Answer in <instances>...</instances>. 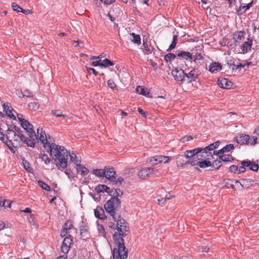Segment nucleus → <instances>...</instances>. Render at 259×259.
I'll use <instances>...</instances> for the list:
<instances>
[{
	"mask_svg": "<svg viewBox=\"0 0 259 259\" xmlns=\"http://www.w3.org/2000/svg\"><path fill=\"white\" fill-rule=\"evenodd\" d=\"M171 159L170 156H165L159 155L153 157L149 161L150 163H153V161H155L156 163H165L169 162Z\"/></svg>",
	"mask_w": 259,
	"mask_h": 259,
	"instance_id": "obj_16",
	"label": "nucleus"
},
{
	"mask_svg": "<svg viewBox=\"0 0 259 259\" xmlns=\"http://www.w3.org/2000/svg\"><path fill=\"white\" fill-rule=\"evenodd\" d=\"M65 173L68 176L69 179L73 178L74 177V174L69 168H66Z\"/></svg>",
	"mask_w": 259,
	"mask_h": 259,
	"instance_id": "obj_57",
	"label": "nucleus"
},
{
	"mask_svg": "<svg viewBox=\"0 0 259 259\" xmlns=\"http://www.w3.org/2000/svg\"><path fill=\"white\" fill-rule=\"evenodd\" d=\"M243 9H245V5H244V4H242L239 7V9L237 11V14L238 15H242L246 11V10H245L243 11H242L241 10Z\"/></svg>",
	"mask_w": 259,
	"mask_h": 259,
	"instance_id": "obj_61",
	"label": "nucleus"
},
{
	"mask_svg": "<svg viewBox=\"0 0 259 259\" xmlns=\"http://www.w3.org/2000/svg\"><path fill=\"white\" fill-rule=\"evenodd\" d=\"M73 227L74 226L73 225L72 221L70 220H67L62 227L64 230H67L68 231Z\"/></svg>",
	"mask_w": 259,
	"mask_h": 259,
	"instance_id": "obj_41",
	"label": "nucleus"
},
{
	"mask_svg": "<svg viewBox=\"0 0 259 259\" xmlns=\"http://www.w3.org/2000/svg\"><path fill=\"white\" fill-rule=\"evenodd\" d=\"M92 174L98 177H105V167L104 169H95L92 170Z\"/></svg>",
	"mask_w": 259,
	"mask_h": 259,
	"instance_id": "obj_35",
	"label": "nucleus"
},
{
	"mask_svg": "<svg viewBox=\"0 0 259 259\" xmlns=\"http://www.w3.org/2000/svg\"><path fill=\"white\" fill-rule=\"evenodd\" d=\"M176 53L178 57H181L183 59L186 60L193 59L192 54L188 52L177 50Z\"/></svg>",
	"mask_w": 259,
	"mask_h": 259,
	"instance_id": "obj_23",
	"label": "nucleus"
},
{
	"mask_svg": "<svg viewBox=\"0 0 259 259\" xmlns=\"http://www.w3.org/2000/svg\"><path fill=\"white\" fill-rule=\"evenodd\" d=\"M117 232H115L113 238L117 247L125 249L123 237L126 236L130 232L129 226H118L116 227Z\"/></svg>",
	"mask_w": 259,
	"mask_h": 259,
	"instance_id": "obj_2",
	"label": "nucleus"
},
{
	"mask_svg": "<svg viewBox=\"0 0 259 259\" xmlns=\"http://www.w3.org/2000/svg\"><path fill=\"white\" fill-rule=\"evenodd\" d=\"M89 195L93 198V199L96 202H99L101 200V195L99 193L95 194L92 192L89 193Z\"/></svg>",
	"mask_w": 259,
	"mask_h": 259,
	"instance_id": "obj_47",
	"label": "nucleus"
},
{
	"mask_svg": "<svg viewBox=\"0 0 259 259\" xmlns=\"http://www.w3.org/2000/svg\"><path fill=\"white\" fill-rule=\"evenodd\" d=\"M193 56V59L194 61L196 60H201L202 59L203 57L201 54L199 53H196L194 56Z\"/></svg>",
	"mask_w": 259,
	"mask_h": 259,
	"instance_id": "obj_60",
	"label": "nucleus"
},
{
	"mask_svg": "<svg viewBox=\"0 0 259 259\" xmlns=\"http://www.w3.org/2000/svg\"><path fill=\"white\" fill-rule=\"evenodd\" d=\"M107 84L108 87L112 89H114L116 87V85L113 79H109L107 82Z\"/></svg>",
	"mask_w": 259,
	"mask_h": 259,
	"instance_id": "obj_59",
	"label": "nucleus"
},
{
	"mask_svg": "<svg viewBox=\"0 0 259 259\" xmlns=\"http://www.w3.org/2000/svg\"><path fill=\"white\" fill-rule=\"evenodd\" d=\"M73 244V238L70 235L67 236L64 239L61 245V251L64 253H67Z\"/></svg>",
	"mask_w": 259,
	"mask_h": 259,
	"instance_id": "obj_7",
	"label": "nucleus"
},
{
	"mask_svg": "<svg viewBox=\"0 0 259 259\" xmlns=\"http://www.w3.org/2000/svg\"><path fill=\"white\" fill-rule=\"evenodd\" d=\"M11 7L13 10L15 11H16L17 12H20V10H22L21 7L15 3H12L11 4Z\"/></svg>",
	"mask_w": 259,
	"mask_h": 259,
	"instance_id": "obj_51",
	"label": "nucleus"
},
{
	"mask_svg": "<svg viewBox=\"0 0 259 259\" xmlns=\"http://www.w3.org/2000/svg\"><path fill=\"white\" fill-rule=\"evenodd\" d=\"M202 148V151L198 155V158L201 159H212L213 158L212 153L209 150H206L205 147Z\"/></svg>",
	"mask_w": 259,
	"mask_h": 259,
	"instance_id": "obj_14",
	"label": "nucleus"
},
{
	"mask_svg": "<svg viewBox=\"0 0 259 259\" xmlns=\"http://www.w3.org/2000/svg\"><path fill=\"white\" fill-rule=\"evenodd\" d=\"M113 220L116 222V225L118 226H128V224L122 218H121V214H119V217L118 215L112 217Z\"/></svg>",
	"mask_w": 259,
	"mask_h": 259,
	"instance_id": "obj_26",
	"label": "nucleus"
},
{
	"mask_svg": "<svg viewBox=\"0 0 259 259\" xmlns=\"http://www.w3.org/2000/svg\"><path fill=\"white\" fill-rule=\"evenodd\" d=\"M222 69V64L219 62H213L209 66L208 70L213 73H217Z\"/></svg>",
	"mask_w": 259,
	"mask_h": 259,
	"instance_id": "obj_22",
	"label": "nucleus"
},
{
	"mask_svg": "<svg viewBox=\"0 0 259 259\" xmlns=\"http://www.w3.org/2000/svg\"><path fill=\"white\" fill-rule=\"evenodd\" d=\"M227 64L229 67V68H231L232 66H233L234 67L235 64V60L234 58L233 57H231L230 59H229L227 60Z\"/></svg>",
	"mask_w": 259,
	"mask_h": 259,
	"instance_id": "obj_58",
	"label": "nucleus"
},
{
	"mask_svg": "<svg viewBox=\"0 0 259 259\" xmlns=\"http://www.w3.org/2000/svg\"><path fill=\"white\" fill-rule=\"evenodd\" d=\"M252 46V40L251 39L248 38L247 40L241 44L240 46L241 52L239 53L245 54L251 50Z\"/></svg>",
	"mask_w": 259,
	"mask_h": 259,
	"instance_id": "obj_11",
	"label": "nucleus"
},
{
	"mask_svg": "<svg viewBox=\"0 0 259 259\" xmlns=\"http://www.w3.org/2000/svg\"><path fill=\"white\" fill-rule=\"evenodd\" d=\"M28 106L30 109L33 110H36L38 108V105L36 104V103L34 102H31L29 103Z\"/></svg>",
	"mask_w": 259,
	"mask_h": 259,
	"instance_id": "obj_64",
	"label": "nucleus"
},
{
	"mask_svg": "<svg viewBox=\"0 0 259 259\" xmlns=\"http://www.w3.org/2000/svg\"><path fill=\"white\" fill-rule=\"evenodd\" d=\"M51 113L56 117H63L65 118L66 115L62 114V112L60 110H52Z\"/></svg>",
	"mask_w": 259,
	"mask_h": 259,
	"instance_id": "obj_46",
	"label": "nucleus"
},
{
	"mask_svg": "<svg viewBox=\"0 0 259 259\" xmlns=\"http://www.w3.org/2000/svg\"><path fill=\"white\" fill-rule=\"evenodd\" d=\"M42 156H41V159L42 160L44 161L45 163L46 164H48L51 162V159L48 157V155L46 154H41Z\"/></svg>",
	"mask_w": 259,
	"mask_h": 259,
	"instance_id": "obj_53",
	"label": "nucleus"
},
{
	"mask_svg": "<svg viewBox=\"0 0 259 259\" xmlns=\"http://www.w3.org/2000/svg\"><path fill=\"white\" fill-rule=\"evenodd\" d=\"M48 150L55 164L58 168H65L68 165V158L69 152L63 146L53 143L52 146H49Z\"/></svg>",
	"mask_w": 259,
	"mask_h": 259,
	"instance_id": "obj_1",
	"label": "nucleus"
},
{
	"mask_svg": "<svg viewBox=\"0 0 259 259\" xmlns=\"http://www.w3.org/2000/svg\"><path fill=\"white\" fill-rule=\"evenodd\" d=\"M95 190L98 193L106 192L108 193L110 190V188L107 185L100 184L98 185L96 188Z\"/></svg>",
	"mask_w": 259,
	"mask_h": 259,
	"instance_id": "obj_29",
	"label": "nucleus"
},
{
	"mask_svg": "<svg viewBox=\"0 0 259 259\" xmlns=\"http://www.w3.org/2000/svg\"><path fill=\"white\" fill-rule=\"evenodd\" d=\"M123 181V178H122L121 177H118L117 179L115 178V179L113 181H111V182H112L113 184H117L118 183H119V185H121Z\"/></svg>",
	"mask_w": 259,
	"mask_h": 259,
	"instance_id": "obj_55",
	"label": "nucleus"
},
{
	"mask_svg": "<svg viewBox=\"0 0 259 259\" xmlns=\"http://www.w3.org/2000/svg\"><path fill=\"white\" fill-rule=\"evenodd\" d=\"M0 140L6 145H9V143L6 137V134H5L3 132H0Z\"/></svg>",
	"mask_w": 259,
	"mask_h": 259,
	"instance_id": "obj_48",
	"label": "nucleus"
},
{
	"mask_svg": "<svg viewBox=\"0 0 259 259\" xmlns=\"http://www.w3.org/2000/svg\"><path fill=\"white\" fill-rule=\"evenodd\" d=\"M200 159L198 158L196 160H188L186 162V163L190 164L192 166L198 165V160Z\"/></svg>",
	"mask_w": 259,
	"mask_h": 259,
	"instance_id": "obj_56",
	"label": "nucleus"
},
{
	"mask_svg": "<svg viewBox=\"0 0 259 259\" xmlns=\"http://www.w3.org/2000/svg\"><path fill=\"white\" fill-rule=\"evenodd\" d=\"M10 127L15 130V133L16 134L17 137L19 138L20 141H18L19 142L20 141L23 142L24 141L26 140V137L23 135L22 132L23 131L21 130L20 128L17 127L16 125L12 124L10 125Z\"/></svg>",
	"mask_w": 259,
	"mask_h": 259,
	"instance_id": "obj_20",
	"label": "nucleus"
},
{
	"mask_svg": "<svg viewBox=\"0 0 259 259\" xmlns=\"http://www.w3.org/2000/svg\"><path fill=\"white\" fill-rule=\"evenodd\" d=\"M245 34V33L244 31H236L233 34V42L235 44V46H237L238 44H240L242 39L244 38Z\"/></svg>",
	"mask_w": 259,
	"mask_h": 259,
	"instance_id": "obj_17",
	"label": "nucleus"
},
{
	"mask_svg": "<svg viewBox=\"0 0 259 259\" xmlns=\"http://www.w3.org/2000/svg\"><path fill=\"white\" fill-rule=\"evenodd\" d=\"M241 181V188H249L252 186L253 184L254 181L251 179H243Z\"/></svg>",
	"mask_w": 259,
	"mask_h": 259,
	"instance_id": "obj_30",
	"label": "nucleus"
},
{
	"mask_svg": "<svg viewBox=\"0 0 259 259\" xmlns=\"http://www.w3.org/2000/svg\"><path fill=\"white\" fill-rule=\"evenodd\" d=\"M80 235L82 236L84 233L88 232L89 227L87 224L83 221H81L79 224Z\"/></svg>",
	"mask_w": 259,
	"mask_h": 259,
	"instance_id": "obj_31",
	"label": "nucleus"
},
{
	"mask_svg": "<svg viewBox=\"0 0 259 259\" xmlns=\"http://www.w3.org/2000/svg\"><path fill=\"white\" fill-rule=\"evenodd\" d=\"M95 216L99 219L105 220L107 219L106 215L105 214L104 209L101 206H98L94 209Z\"/></svg>",
	"mask_w": 259,
	"mask_h": 259,
	"instance_id": "obj_21",
	"label": "nucleus"
},
{
	"mask_svg": "<svg viewBox=\"0 0 259 259\" xmlns=\"http://www.w3.org/2000/svg\"><path fill=\"white\" fill-rule=\"evenodd\" d=\"M109 12L117 17L122 13V11L121 10V6L119 5L116 4L113 5L111 7Z\"/></svg>",
	"mask_w": 259,
	"mask_h": 259,
	"instance_id": "obj_24",
	"label": "nucleus"
},
{
	"mask_svg": "<svg viewBox=\"0 0 259 259\" xmlns=\"http://www.w3.org/2000/svg\"><path fill=\"white\" fill-rule=\"evenodd\" d=\"M76 169L77 172L78 173L80 172L82 176H85L89 172V169L81 164H76Z\"/></svg>",
	"mask_w": 259,
	"mask_h": 259,
	"instance_id": "obj_27",
	"label": "nucleus"
},
{
	"mask_svg": "<svg viewBox=\"0 0 259 259\" xmlns=\"http://www.w3.org/2000/svg\"><path fill=\"white\" fill-rule=\"evenodd\" d=\"M21 93L22 95V97L24 96L27 97H32L33 96V93L28 90H25L24 93L22 91Z\"/></svg>",
	"mask_w": 259,
	"mask_h": 259,
	"instance_id": "obj_52",
	"label": "nucleus"
},
{
	"mask_svg": "<svg viewBox=\"0 0 259 259\" xmlns=\"http://www.w3.org/2000/svg\"><path fill=\"white\" fill-rule=\"evenodd\" d=\"M70 158V160L75 163L76 165V164H78L77 163L78 162H81L80 160H78L77 156L74 153H71V154L69 153V155Z\"/></svg>",
	"mask_w": 259,
	"mask_h": 259,
	"instance_id": "obj_45",
	"label": "nucleus"
},
{
	"mask_svg": "<svg viewBox=\"0 0 259 259\" xmlns=\"http://www.w3.org/2000/svg\"><path fill=\"white\" fill-rule=\"evenodd\" d=\"M114 65V63L107 58H105L102 61V67H107L110 66H113Z\"/></svg>",
	"mask_w": 259,
	"mask_h": 259,
	"instance_id": "obj_43",
	"label": "nucleus"
},
{
	"mask_svg": "<svg viewBox=\"0 0 259 259\" xmlns=\"http://www.w3.org/2000/svg\"><path fill=\"white\" fill-rule=\"evenodd\" d=\"M176 56H177V54L169 53L164 56V59L165 61L168 63L174 60L176 58Z\"/></svg>",
	"mask_w": 259,
	"mask_h": 259,
	"instance_id": "obj_40",
	"label": "nucleus"
},
{
	"mask_svg": "<svg viewBox=\"0 0 259 259\" xmlns=\"http://www.w3.org/2000/svg\"><path fill=\"white\" fill-rule=\"evenodd\" d=\"M224 184L227 186H230L232 189H235V183H238V181L234 179H225L224 180Z\"/></svg>",
	"mask_w": 259,
	"mask_h": 259,
	"instance_id": "obj_36",
	"label": "nucleus"
},
{
	"mask_svg": "<svg viewBox=\"0 0 259 259\" xmlns=\"http://www.w3.org/2000/svg\"><path fill=\"white\" fill-rule=\"evenodd\" d=\"M224 152H228L230 151L231 150L234 149V146L233 144H230L228 145H226L225 147H224L223 148Z\"/></svg>",
	"mask_w": 259,
	"mask_h": 259,
	"instance_id": "obj_50",
	"label": "nucleus"
},
{
	"mask_svg": "<svg viewBox=\"0 0 259 259\" xmlns=\"http://www.w3.org/2000/svg\"><path fill=\"white\" fill-rule=\"evenodd\" d=\"M18 119L22 127H24L25 126H27V125L30 124V123L28 122V121L23 119L22 117H18Z\"/></svg>",
	"mask_w": 259,
	"mask_h": 259,
	"instance_id": "obj_49",
	"label": "nucleus"
},
{
	"mask_svg": "<svg viewBox=\"0 0 259 259\" xmlns=\"http://www.w3.org/2000/svg\"><path fill=\"white\" fill-rule=\"evenodd\" d=\"M171 74L176 81H183L185 80V72L183 69L176 68L171 71Z\"/></svg>",
	"mask_w": 259,
	"mask_h": 259,
	"instance_id": "obj_9",
	"label": "nucleus"
},
{
	"mask_svg": "<svg viewBox=\"0 0 259 259\" xmlns=\"http://www.w3.org/2000/svg\"><path fill=\"white\" fill-rule=\"evenodd\" d=\"M104 206L106 211L111 217L118 215L119 217L121 201L119 198L111 197L106 202Z\"/></svg>",
	"mask_w": 259,
	"mask_h": 259,
	"instance_id": "obj_3",
	"label": "nucleus"
},
{
	"mask_svg": "<svg viewBox=\"0 0 259 259\" xmlns=\"http://www.w3.org/2000/svg\"><path fill=\"white\" fill-rule=\"evenodd\" d=\"M211 162L209 159H201L198 160V166L199 168H205L211 166Z\"/></svg>",
	"mask_w": 259,
	"mask_h": 259,
	"instance_id": "obj_28",
	"label": "nucleus"
},
{
	"mask_svg": "<svg viewBox=\"0 0 259 259\" xmlns=\"http://www.w3.org/2000/svg\"><path fill=\"white\" fill-rule=\"evenodd\" d=\"M148 90L147 89L145 90L144 87L141 85H138L136 89L137 93L144 96L148 95L150 94V92L148 91Z\"/></svg>",
	"mask_w": 259,
	"mask_h": 259,
	"instance_id": "obj_32",
	"label": "nucleus"
},
{
	"mask_svg": "<svg viewBox=\"0 0 259 259\" xmlns=\"http://www.w3.org/2000/svg\"><path fill=\"white\" fill-rule=\"evenodd\" d=\"M38 184L39 187H40L43 190H45L47 191H51V187L46 183L42 181H38Z\"/></svg>",
	"mask_w": 259,
	"mask_h": 259,
	"instance_id": "obj_42",
	"label": "nucleus"
},
{
	"mask_svg": "<svg viewBox=\"0 0 259 259\" xmlns=\"http://www.w3.org/2000/svg\"><path fill=\"white\" fill-rule=\"evenodd\" d=\"M201 151V147L196 148L193 150H187L185 152L184 156L187 159H190L195 155L198 156Z\"/></svg>",
	"mask_w": 259,
	"mask_h": 259,
	"instance_id": "obj_18",
	"label": "nucleus"
},
{
	"mask_svg": "<svg viewBox=\"0 0 259 259\" xmlns=\"http://www.w3.org/2000/svg\"><path fill=\"white\" fill-rule=\"evenodd\" d=\"M17 137L15 132L13 130L10 129L9 128H8L7 131L6 132V137L7 140L9 141V145H7V147L10 150V151L13 153H15V142H18V139L16 138L14 139V142H12V139L13 137Z\"/></svg>",
	"mask_w": 259,
	"mask_h": 259,
	"instance_id": "obj_5",
	"label": "nucleus"
},
{
	"mask_svg": "<svg viewBox=\"0 0 259 259\" xmlns=\"http://www.w3.org/2000/svg\"><path fill=\"white\" fill-rule=\"evenodd\" d=\"M11 202L10 200H4V201H3L2 205L5 208L10 207H11Z\"/></svg>",
	"mask_w": 259,
	"mask_h": 259,
	"instance_id": "obj_63",
	"label": "nucleus"
},
{
	"mask_svg": "<svg viewBox=\"0 0 259 259\" xmlns=\"http://www.w3.org/2000/svg\"><path fill=\"white\" fill-rule=\"evenodd\" d=\"M130 35L131 36H132L133 37V39L132 40L134 43H135L138 45H140L141 44V36L140 35L136 34L134 32L131 33Z\"/></svg>",
	"mask_w": 259,
	"mask_h": 259,
	"instance_id": "obj_38",
	"label": "nucleus"
},
{
	"mask_svg": "<svg viewBox=\"0 0 259 259\" xmlns=\"http://www.w3.org/2000/svg\"><path fill=\"white\" fill-rule=\"evenodd\" d=\"M37 135L38 136V134H39V136H38V139L42 144H45L46 143H48L46 132L42 131V128H37Z\"/></svg>",
	"mask_w": 259,
	"mask_h": 259,
	"instance_id": "obj_25",
	"label": "nucleus"
},
{
	"mask_svg": "<svg viewBox=\"0 0 259 259\" xmlns=\"http://www.w3.org/2000/svg\"><path fill=\"white\" fill-rule=\"evenodd\" d=\"M221 142L219 141H217L212 144H209L208 146L205 147L206 150H209L210 151H214L215 149H217L220 146Z\"/></svg>",
	"mask_w": 259,
	"mask_h": 259,
	"instance_id": "obj_33",
	"label": "nucleus"
},
{
	"mask_svg": "<svg viewBox=\"0 0 259 259\" xmlns=\"http://www.w3.org/2000/svg\"><path fill=\"white\" fill-rule=\"evenodd\" d=\"M105 177L109 181L115 179L116 172L114 167L105 166Z\"/></svg>",
	"mask_w": 259,
	"mask_h": 259,
	"instance_id": "obj_12",
	"label": "nucleus"
},
{
	"mask_svg": "<svg viewBox=\"0 0 259 259\" xmlns=\"http://www.w3.org/2000/svg\"><path fill=\"white\" fill-rule=\"evenodd\" d=\"M224 156H225L223 159L224 162L232 161L234 160V157L231 155L225 154Z\"/></svg>",
	"mask_w": 259,
	"mask_h": 259,
	"instance_id": "obj_54",
	"label": "nucleus"
},
{
	"mask_svg": "<svg viewBox=\"0 0 259 259\" xmlns=\"http://www.w3.org/2000/svg\"><path fill=\"white\" fill-rule=\"evenodd\" d=\"M200 74L201 73L198 68H194L189 73H185V77H186L187 79H185V80H187L188 82L196 81Z\"/></svg>",
	"mask_w": 259,
	"mask_h": 259,
	"instance_id": "obj_8",
	"label": "nucleus"
},
{
	"mask_svg": "<svg viewBox=\"0 0 259 259\" xmlns=\"http://www.w3.org/2000/svg\"><path fill=\"white\" fill-rule=\"evenodd\" d=\"M230 171L232 172L236 173L238 170V167L236 165H232L229 167Z\"/></svg>",
	"mask_w": 259,
	"mask_h": 259,
	"instance_id": "obj_62",
	"label": "nucleus"
},
{
	"mask_svg": "<svg viewBox=\"0 0 259 259\" xmlns=\"http://www.w3.org/2000/svg\"><path fill=\"white\" fill-rule=\"evenodd\" d=\"M27 126L23 127L28 133V136L29 139L26 137V140L24 141V143L26 144L27 146L30 147H34L36 143H38V135H37L34 131L32 124L30 123L29 125H27Z\"/></svg>",
	"mask_w": 259,
	"mask_h": 259,
	"instance_id": "obj_4",
	"label": "nucleus"
},
{
	"mask_svg": "<svg viewBox=\"0 0 259 259\" xmlns=\"http://www.w3.org/2000/svg\"><path fill=\"white\" fill-rule=\"evenodd\" d=\"M178 35H173L172 42H171V44L170 45V46H169V48L167 50V51H168V52L170 51L171 50H172V49H174L176 48L177 44V41H178Z\"/></svg>",
	"mask_w": 259,
	"mask_h": 259,
	"instance_id": "obj_37",
	"label": "nucleus"
},
{
	"mask_svg": "<svg viewBox=\"0 0 259 259\" xmlns=\"http://www.w3.org/2000/svg\"><path fill=\"white\" fill-rule=\"evenodd\" d=\"M112 253L113 259H127L128 256V250L125 247V249L119 247L114 248Z\"/></svg>",
	"mask_w": 259,
	"mask_h": 259,
	"instance_id": "obj_6",
	"label": "nucleus"
},
{
	"mask_svg": "<svg viewBox=\"0 0 259 259\" xmlns=\"http://www.w3.org/2000/svg\"><path fill=\"white\" fill-rule=\"evenodd\" d=\"M143 46L144 47V50L146 51L147 54H150L152 53V52L155 50L154 48H150L148 46V45L147 42V40L145 41V40H143Z\"/></svg>",
	"mask_w": 259,
	"mask_h": 259,
	"instance_id": "obj_44",
	"label": "nucleus"
},
{
	"mask_svg": "<svg viewBox=\"0 0 259 259\" xmlns=\"http://www.w3.org/2000/svg\"><path fill=\"white\" fill-rule=\"evenodd\" d=\"M22 164L23 165L24 169H26L28 172L32 174L33 172V169L30 166V164L27 160H26L24 158L22 159Z\"/></svg>",
	"mask_w": 259,
	"mask_h": 259,
	"instance_id": "obj_34",
	"label": "nucleus"
},
{
	"mask_svg": "<svg viewBox=\"0 0 259 259\" xmlns=\"http://www.w3.org/2000/svg\"><path fill=\"white\" fill-rule=\"evenodd\" d=\"M155 170L153 168H142L138 173V176L140 178L145 179L150 175L154 174Z\"/></svg>",
	"mask_w": 259,
	"mask_h": 259,
	"instance_id": "obj_19",
	"label": "nucleus"
},
{
	"mask_svg": "<svg viewBox=\"0 0 259 259\" xmlns=\"http://www.w3.org/2000/svg\"><path fill=\"white\" fill-rule=\"evenodd\" d=\"M218 85L222 88L225 89H229L232 88L233 85L232 82L225 78H218Z\"/></svg>",
	"mask_w": 259,
	"mask_h": 259,
	"instance_id": "obj_13",
	"label": "nucleus"
},
{
	"mask_svg": "<svg viewBox=\"0 0 259 259\" xmlns=\"http://www.w3.org/2000/svg\"><path fill=\"white\" fill-rule=\"evenodd\" d=\"M222 162L221 160L217 159L212 161L211 163V167L213 168L211 170H218L222 165Z\"/></svg>",
	"mask_w": 259,
	"mask_h": 259,
	"instance_id": "obj_39",
	"label": "nucleus"
},
{
	"mask_svg": "<svg viewBox=\"0 0 259 259\" xmlns=\"http://www.w3.org/2000/svg\"><path fill=\"white\" fill-rule=\"evenodd\" d=\"M242 165L246 166L249 167V169L253 171H257L259 168V165L255 163L253 161H250L248 159L244 160L241 161Z\"/></svg>",
	"mask_w": 259,
	"mask_h": 259,
	"instance_id": "obj_10",
	"label": "nucleus"
},
{
	"mask_svg": "<svg viewBox=\"0 0 259 259\" xmlns=\"http://www.w3.org/2000/svg\"><path fill=\"white\" fill-rule=\"evenodd\" d=\"M236 142L240 145L244 144H248L250 137L248 135L240 134L238 136L235 138Z\"/></svg>",
	"mask_w": 259,
	"mask_h": 259,
	"instance_id": "obj_15",
	"label": "nucleus"
}]
</instances>
